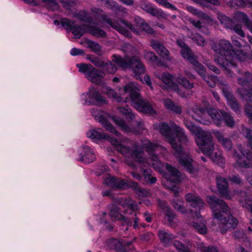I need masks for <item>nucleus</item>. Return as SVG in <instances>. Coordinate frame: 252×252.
Listing matches in <instances>:
<instances>
[{"instance_id": "33", "label": "nucleus", "mask_w": 252, "mask_h": 252, "mask_svg": "<svg viewBox=\"0 0 252 252\" xmlns=\"http://www.w3.org/2000/svg\"><path fill=\"white\" fill-rule=\"evenodd\" d=\"M116 202L122 206L124 208H126L130 210H134L137 208V205L130 198H117Z\"/></svg>"}, {"instance_id": "18", "label": "nucleus", "mask_w": 252, "mask_h": 252, "mask_svg": "<svg viewBox=\"0 0 252 252\" xmlns=\"http://www.w3.org/2000/svg\"><path fill=\"white\" fill-rule=\"evenodd\" d=\"M150 45L153 49L163 58L170 60V53L164 45L163 42L157 39H152Z\"/></svg>"}, {"instance_id": "30", "label": "nucleus", "mask_w": 252, "mask_h": 252, "mask_svg": "<svg viewBox=\"0 0 252 252\" xmlns=\"http://www.w3.org/2000/svg\"><path fill=\"white\" fill-rule=\"evenodd\" d=\"M224 111L218 110L214 108L208 110V114L211 117L214 124L220 126L223 123V113Z\"/></svg>"}, {"instance_id": "20", "label": "nucleus", "mask_w": 252, "mask_h": 252, "mask_svg": "<svg viewBox=\"0 0 252 252\" xmlns=\"http://www.w3.org/2000/svg\"><path fill=\"white\" fill-rule=\"evenodd\" d=\"M140 8L150 14L152 16L158 18H165L166 14L161 10L154 8L151 3L148 2L145 0H141L139 3Z\"/></svg>"}, {"instance_id": "29", "label": "nucleus", "mask_w": 252, "mask_h": 252, "mask_svg": "<svg viewBox=\"0 0 252 252\" xmlns=\"http://www.w3.org/2000/svg\"><path fill=\"white\" fill-rule=\"evenodd\" d=\"M216 182L221 196L230 199L231 196L228 193V183L224 177L219 176L216 178Z\"/></svg>"}, {"instance_id": "34", "label": "nucleus", "mask_w": 252, "mask_h": 252, "mask_svg": "<svg viewBox=\"0 0 252 252\" xmlns=\"http://www.w3.org/2000/svg\"><path fill=\"white\" fill-rule=\"evenodd\" d=\"M131 188L135 191L136 193L140 196L147 197L150 195V191L146 189L139 187L136 182L131 180H128V188Z\"/></svg>"}, {"instance_id": "56", "label": "nucleus", "mask_w": 252, "mask_h": 252, "mask_svg": "<svg viewBox=\"0 0 252 252\" xmlns=\"http://www.w3.org/2000/svg\"><path fill=\"white\" fill-rule=\"evenodd\" d=\"M223 113V122H224L225 125L230 127H233L235 124L233 118L225 111Z\"/></svg>"}, {"instance_id": "8", "label": "nucleus", "mask_w": 252, "mask_h": 252, "mask_svg": "<svg viewBox=\"0 0 252 252\" xmlns=\"http://www.w3.org/2000/svg\"><path fill=\"white\" fill-rule=\"evenodd\" d=\"M76 66L78 68L79 71L85 74L88 80L97 85L101 84V79L107 73L103 70L96 69L91 64L78 63Z\"/></svg>"}, {"instance_id": "7", "label": "nucleus", "mask_w": 252, "mask_h": 252, "mask_svg": "<svg viewBox=\"0 0 252 252\" xmlns=\"http://www.w3.org/2000/svg\"><path fill=\"white\" fill-rule=\"evenodd\" d=\"M203 141L202 143L197 145L202 152L209 157L214 162L217 164L223 163L224 159L221 156V152L215 151V143L211 133L208 139L205 138Z\"/></svg>"}, {"instance_id": "10", "label": "nucleus", "mask_w": 252, "mask_h": 252, "mask_svg": "<svg viewBox=\"0 0 252 252\" xmlns=\"http://www.w3.org/2000/svg\"><path fill=\"white\" fill-rule=\"evenodd\" d=\"M184 124L187 128L196 136L195 142L197 145L202 143L205 138L209 139V135L211 134L209 131L203 130L199 127L194 125L191 122L185 119L184 120Z\"/></svg>"}, {"instance_id": "6", "label": "nucleus", "mask_w": 252, "mask_h": 252, "mask_svg": "<svg viewBox=\"0 0 252 252\" xmlns=\"http://www.w3.org/2000/svg\"><path fill=\"white\" fill-rule=\"evenodd\" d=\"M112 61L123 68H131L136 79L143 82L141 75L145 73V68L138 57L132 56L131 58L123 59L120 56L114 55Z\"/></svg>"}, {"instance_id": "51", "label": "nucleus", "mask_w": 252, "mask_h": 252, "mask_svg": "<svg viewBox=\"0 0 252 252\" xmlns=\"http://www.w3.org/2000/svg\"><path fill=\"white\" fill-rule=\"evenodd\" d=\"M181 54L184 58L187 59L190 63L196 59L188 46L181 50Z\"/></svg>"}, {"instance_id": "63", "label": "nucleus", "mask_w": 252, "mask_h": 252, "mask_svg": "<svg viewBox=\"0 0 252 252\" xmlns=\"http://www.w3.org/2000/svg\"><path fill=\"white\" fill-rule=\"evenodd\" d=\"M228 180L233 184L242 186L243 185V180L238 175H233L228 178Z\"/></svg>"}, {"instance_id": "31", "label": "nucleus", "mask_w": 252, "mask_h": 252, "mask_svg": "<svg viewBox=\"0 0 252 252\" xmlns=\"http://www.w3.org/2000/svg\"><path fill=\"white\" fill-rule=\"evenodd\" d=\"M215 137L221 145L227 151H230L232 148V143L230 139L224 136L220 131L214 133Z\"/></svg>"}, {"instance_id": "46", "label": "nucleus", "mask_w": 252, "mask_h": 252, "mask_svg": "<svg viewBox=\"0 0 252 252\" xmlns=\"http://www.w3.org/2000/svg\"><path fill=\"white\" fill-rule=\"evenodd\" d=\"M172 206L177 211L180 212L182 214H185L186 212V209L183 205V200L181 198L175 197V198L172 200Z\"/></svg>"}, {"instance_id": "45", "label": "nucleus", "mask_w": 252, "mask_h": 252, "mask_svg": "<svg viewBox=\"0 0 252 252\" xmlns=\"http://www.w3.org/2000/svg\"><path fill=\"white\" fill-rule=\"evenodd\" d=\"M218 18L220 23L223 25L225 28L229 29L233 27L234 21L227 16L221 13H218Z\"/></svg>"}, {"instance_id": "62", "label": "nucleus", "mask_w": 252, "mask_h": 252, "mask_svg": "<svg viewBox=\"0 0 252 252\" xmlns=\"http://www.w3.org/2000/svg\"><path fill=\"white\" fill-rule=\"evenodd\" d=\"M120 21L125 26L126 28L130 30L133 32L138 35L140 34V31L136 28L134 27L130 23L121 19H120Z\"/></svg>"}, {"instance_id": "54", "label": "nucleus", "mask_w": 252, "mask_h": 252, "mask_svg": "<svg viewBox=\"0 0 252 252\" xmlns=\"http://www.w3.org/2000/svg\"><path fill=\"white\" fill-rule=\"evenodd\" d=\"M193 227L201 234H204L207 233V227L204 221L194 222Z\"/></svg>"}, {"instance_id": "55", "label": "nucleus", "mask_w": 252, "mask_h": 252, "mask_svg": "<svg viewBox=\"0 0 252 252\" xmlns=\"http://www.w3.org/2000/svg\"><path fill=\"white\" fill-rule=\"evenodd\" d=\"M76 17L80 21L87 23H91L93 20L90 15L84 11H81L76 14Z\"/></svg>"}, {"instance_id": "19", "label": "nucleus", "mask_w": 252, "mask_h": 252, "mask_svg": "<svg viewBox=\"0 0 252 252\" xmlns=\"http://www.w3.org/2000/svg\"><path fill=\"white\" fill-rule=\"evenodd\" d=\"M165 167L167 170L164 174L165 178L171 182L178 183L180 181V171L168 163L165 165Z\"/></svg>"}, {"instance_id": "37", "label": "nucleus", "mask_w": 252, "mask_h": 252, "mask_svg": "<svg viewBox=\"0 0 252 252\" xmlns=\"http://www.w3.org/2000/svg\"><path fill=\"white\" fill-rule=\"evenodd\" d=\"M125 214H128L129 216L125 217V218H129L131 224H126L128 226H132L133 223V226L135 229H137L139 227V217L137 216V214L134 210H130V212L127 210L124 211Z\"/></svg>"}, {"instance_id": "3", "label": "nucleus", "mask_w": 252, "mask_h": 252, "mask_svg": "<svg viewBox=\"0 0 252 252\" xmlns=\"http://www.w3.org/2000/svg\"><path fill=\"white\" fill-rule=\"evenodd\" d=\"M88 137L96 140L107 139L115 147L117 151L124 156L130 155L136 162L144 163L147 159L144 157V152L141 146L136 144L132 145L130 148L120 143L118 139H114L108 134L104 133L100 128L93 129L87 132Z\"/></svg>"}, {"instance_id": "58", "label": "nucleus", "mask_w": 252, "mask_h": 252, "mask_svg": "<svg viewBox=\"0 0 252 252\" xmlns=\"http://www.w3.org/2000/svg\"><path fill=\"white\" fill-rule=\"evenodd\" d=\"M144 56L146 60L151 63H156L158 61V57L153 52L145 51Z\"/></svg>"}, {"instance_id": "4", "label": "nucleus", "mask_w": 252, "mask_h": 252, "mask_svg": "<svg viewBox=\"0 0 252 252\" xmlns=\"http://www.w3.org/2000/svg\"><path fill=\"white\" fill-rule=\"evenodd\" d=\"M124 91L126 93L129 94L132 105L137 110L146 114L156 113L153 104L148 100L142 98L139 93V87L134 83H130L126 85Z\"/></svg>"}, {"instance_id": "42", "label": "nucleus", "mask_w": 252, "mask_h": 252, "mask_svg": "<svg viewBox=\"0 0 252 252\" xmlns=\"http://www.w3.org/2000/svg\"><path fill=\"white\" fill-rule=\"evenodd\" d=\"M135 20L136 22L137 25L143 31L148 34H153L154 33L153 29L150 27L143 19H140L139 17H136L135 18Z\"/></svg>"}, {"instance_id": "12", "label": "nucleus", "mask_w": 252, "mask_h": 252, "mask_svg": "<svg viewBox=\"0 0 252 252\" xmlns=\"http://www.w3.org/2000/svg\"><path fill=\"white\" fill-rule=\"evenodd\" d=\"M88 59L97 67L101 68V70L109 74H113L117 71V67L110 61H104L94 56H91Z\"/></svg>"}, {"instance_id": "36", "label": "nucleus", "mask_w": 252, "mask_h": 252, "mask_svg": "<svg viewBox=\"0 0 252 252\" xmlns=\"http://www.w3.org/2000/svg\"><path fill=\"white\" fill-rule=\"evenodd\" d=\"M113 120L116 125L118 126L122 130L124 131L126 133L133 132L136 133L137 131L135 130L134 128L129 127L126 124L124 120L122 118L114 117H113Z\"/></svg>"}, {"instance_id": "32", "label": "nucleus", "mask_w": 252, "mask_h": 252, "mask_svg": "<svg viewBox=\"0 0 252 252\" xmlns=\"http://www.w3.org/2000/svg\"><path fill=\"white\" fill-rule=\"evenodd\" d=\"M158 205L168 217V221L169 224H171L173 221V220L176 216V214L167 205L166 202L162 200H158Z\"/></svg>"}, {"instance_id": "16", "label": "nucleus", "mask_w": 252, "mask_h": 252, "mask_svg": "<svg viewBox=\"0 0 252 252\" xmlns=\"http://www.w3.org/2000/svg\"><path fill=\"white\" fill-rule=\"evenodd\" d=\"M232 56V59L230 60L231 62H228L229 63V66H227L228 69H229L231 66L235 67L236 66L235 62L236 60L242 62L252 61V54L250 52H245L243 50H238L236 52L233 51Z\"/></svg>"}, {"instance_id": "57", "label": "nucleus", "mask_w": 252, "mask_h": 252, "mask_svg": "<svg viewBox=\"0 0 252 252\" xmlns=\"http://www.w3.org/2000/svg\"><path fill=\"white\" fill-rule=\"evenodd\" d=\"M110 5L112 6L111 9L116 11V14H118L121 13V15L124 16L127 13L126 8L119 6L116 2H111Z\"/></svg>"}, {"instance_id": "50", "label": "nucleus", "mask_w": 252, "mask_h": 252, "mask_svg": "<svg viewBox=\"0 0 252 252\" xmlns=\"http://www.w3.org/2000/svg\"><path fill=\"white\" fill-rule=\"evenodd\" d=\"M227 102L228 105L234 112L237 114L240 113L241 109V106L234 96L227 100Z\"/></svg>"}, {"instance_id": "39", "label": "nucleus", "mask_w": 252, "mask_h": 252, "mask_svg": "<svg viewBox=\"0 0 252 252\" xmlns=\"http://www.w3.org/2000/svg\"><path fill=\"white\" fill-rule=\"evenodd\" d=\"M174 246L180 252H192L190 249L192 248V244L190 242H188L186 244L175 240L173 243Z\"/></svg>"}, {"instance_id": "27", "label": "nucleus", "mask_w": 252, "mask_h": 252, "mask_svg": "<svg viewBox=\"0 0 252 252\" xmlns=\"http://www.w3.org/2000/svg\"><path fill=\"white\" fill-rule=\"evenodd\" d=\"M186 200L192 208H195V212L199 211L204 206V202L200 197L196 195L188 193L186 195Z\"/></svg>"}, {"instance_id": "43", "label": "nucleus", "mask_w": 252, "mask_h": 252, "mask_svg": "<svg viewBox=\"0 0 252 252\" xmlns=\"http://www.w3.org/2000/svg\"><path fill=\"white\" fill-rule=\"evenodd\" d=\"M118 109L121 114L125 116L126 119L128 121H133L135 119V115L127 105L126 106H118Z\"/></svg>"}, {"instance_id": "35", "label": "nucleus", "mask_w": 252, "mask_h": 252, "mask_svg": "<svg viewBox=\"0 0 252 252\" xmlns=\"http://www.w3.org/2000/svg\"><path fill=\"white\" fill-rule=\"evenodd\" d=\"M158 236L161 242L166 245H168L176 237L174 234L164 230H158Z\"/></svg>"}, {"instance_id": "48", "label": "nucleus", "mask_w": 252, "mask_h": 252, "mask_svg": "<svg viewBox=\"0 0 252 252\" xmlns=\"http://www.w3.org/2000/svg\"><path fill=\"white\" fill-rule=\"evenodd\" d=\"M176 81L178 84L183 86L186 89L190 90L194 87L193 83L182 76L177 77Z\"/></svg>"}, {"instance_id": "61", "label": "nucleus", "mask_w": 252, "mask_h": 252, "mask_svg": "<svg viewBox=\"0 0 252 252\" xmlns=\"http://www.w3.org/2000/svg\"><path fill=\"white\" fill-rule=\"evenodd\" d=\"M192 40H193L195 43L197 44L198 45L200 46H204L206 42L205 40L203 38V36H201L200 34H196L193 35L191 37Z\"/></svg>"}, {"instance_id": "17", "label": "nucleus", "mask_w": 252, "mask_h": 252, "mask_svg": "<svg viewBox=\"0 0 252 252\" xmlns=\"http://www.w3.org/2000/svg\"><path fill=\"white\" fill-rule=\"evenodd\" d=\"M85 97V104L97 105L105 102L104 98L94 89L90 90Z\"/></svg>"}, {"instance_id": "2", "label": "nucleus", "mask_w": 252, "mask_h": 252, "mask_svg": "<svg viewBox=\"0 0 252 252\" xmlns=\"http://www.w3.org/2000/svg\"><path fill=\"white\" fill-rule=\"evenodd\" d=\"M206 200L212 209L214 218L219 221V228L221 233L225 234L237 227L238 220L230 214V208L223 200L214 195L207 196Z\"/></svg>"}, {"instance_id": "41", "label": "nucleus", "mask_w": 252, "mask_h": 252, "mask_svg": "<svg viewBox=\"0 0 252 252\" xmlns=\"http://www.w3.org/2000/svg\"><path fill=\"white\" fill-rule=\"evenodd\" d=\"M204 112V110L203 109L192 108L188 111L189 115L194 120L199 122H201Z\"/></svg>"}, {"instance_id": "21", "label": "nucleus", "mask_w": 252, "mask_h": 252, "mask_svg": "<svg viewBox=\"0 0 252 252\" xmlns=\"http://www.w3.org/2000/svg\"><path fill=\"white\" fill-rule=\"evenodd\" d=\"M101 18L103 22L107 23L112 28L115 29L126 37L130 36V32L126 28L121 26L120 24L116 20L109 18L106 15H103Z\"/></svg>"}, {"instance_id": "13", "label": "nucleus", "mask_w": 252, "mask_h": 252, "mask_svg": "<svg viewBox=\"0 0 252 252\" xmlns=\"http://www.w3.org/2000/svg\"><path fill=\"white\" fill-rule=\"evenodd\" d=\"M234 193L238 195L237 199L241 206L252 214V194L241 190H235Z\"/></svg>"}, {"instance_id": "22", "label": "nucleus", "mask_w": 252, "mask_h": 252, "mask_svg": "<svg viewBox=\"0 0 252 252\" xmlns=\"http://www.w3.org/2000/svg\"><path fill=\"white\" fill-rule=\"evenodd\" d=\"M79 160L86 163L93 162L95 159L94 151L89 146L82 147V151L79 154Z\"/></svg>"}, {"instance_id": "59", "label": "nucleus", "mask_w": 252, "mask_h": 252, "mask_svg": "<svg viewBox=\"0 0 252 252\" xmlns=\"http://www.w3.org/2000/svg\"><path fill=\"white\" fill-rule=\"evenodd\" d=\"M88 46L89 48L97 54H99L101 52V47L97 42L90 41L88 42Z\"/></svg>"}, {"instance_id": "25", "label": "nucleus", "mask_w": 252, "mask_h": 252, "mask_svg": "<svg viewBox=\"0 0 252 252\" xmlns=\"http://www.w3.org/2000/svg\"><path fill=\"white\" fill-rule=\"evenodd\" d=\"M109 215L114 220H121L123 224H131L129 218H125L120 212V209L116 206L112 205L109 212Z\"/></svg>"}, {"instance_id": "28", "label": "nucleus", "mask_w": 252, "mask_h": 252, "mask_svg": "<svg viewBox=\"0 0 252 252\" xmlns=\"http://www.w3.org/2000/svg\"><path fill=\"white\" fill-rule=\"evenodd\" d=\"M92 114L95 117H99L100 118V121L101 123L103 126L106 129V130L109 132L114 134L118 137H120L121 133L116 130L112 125L109 123L107 121L101 118V116L99 114V112L96 109L93 108L92 110Z\"/></svg>"}, {"instance_id": "53", "label": "nucleus", "mask_w": 252, "mask_h": 252, "mask_svg": "<svg viewBox=\"0 0 252 252\" xmlns=\"http://www.w3.org/2000/svg\"><path fill=\"white\" fill-rule=\"evenodd\" d=\"M45 3L46 8L51 11H56L59 9V4L56 0H41Z\"/></svg>"}, {"instance_id": "9", "label": "nucleus", "mask_w": 252, "mask_h": 252, "mask_svg": "<svg viewBox=\"0 0 252 252\" xmlns=\"http://www.w3.org/2000/svg\"><path fill=\"white\" fill-rule=\"evenodd\" d=\"M143 147L149 154L150 157L148 162L150 164L156 169L160 168L161 166V163L159 161L157 156V151L158 149L162 148V147L157 144L152 143L147 141L143 144Z\"/></svg>"}, {"instance_id": "1", "label": "nucleus", "mask_w": 252, "mask_h": 252, "mask_svg": "<svg viewBox=\"0 0 252 252\" xmlns=\"http://www.w3.org/2000/svg\"><path fill=\"white\" fill-rule=\"evenodd\" d=\"M170 124L161 123L155 126V128L158 130L171 145L179 163L189 172L192 173L194 170L193 160L188 154L182 152L181 145V143L186 144L188 142V137L182 127L173 122Z\"/></svg>"}, {"instance_id": "5", "label": "nucleus", "mask_w": 252, "mask_h": 252, "mask_svg": "<svg viewBox=\"0 0 252 252\" xmlns=\"http://www.w3.org/2000/svg\"><path fill=\"white\" fill-rule=\"evenodd\" d=\"M213 49L219 54L215 59V62L224 68L227 75L233 77V72L227 68V66H229L228 62H230V60L232 59V54L233 52L232 46L230 42L225 40H221L218 43L214 45Z\"/></svg>"}, {"instance_id": "49", "label": "nucleus", "mask_w": 252, "mask_h": 252, "mask_svg": "<svg viewBox=\"0 0 252 252\" xmlns=\"http://www.w3.org/2000/svg\"><path fill=\"white\" fill-rule=\"evenodd\" d=\"M123 51L126 53V59L129 58V55H132L136 54L137 50L132 45L125 43L123 46Z\"/></svg>"}, {"instance_id": "64", "label": "nucleus", "mask_w": 252, "mask_h": 252, "mask_svg": "<svg viewBox=\"0 0 252 252\" xmlns=\"http://www.w3.org/2000/svg\"><path fill=\"white\" fill-rule=\"evenodd\" d=\"M234 3L239 6L252 7V0H235Z\"/></svg>"}, {"instance_id": "23", "label": "nucleus", "mask_w": 252, "mask_h": 252, "mask_svg": "<svg viewBox=\"0 0 252 252\" xmlns=\"http://www.w3.org/2000/svg\"><path fill=\"white\" fill-rule=\"evenodd\" d=\"M61 24L65 28L69 29L72 31V33L78 38L82 36V25H75L74 22L66 18L62 19Z\"/></svg>"}, {"instance_id": "15", "label": "nucleus", "mask_w": 252, "mask_h": 252, "mask_svg": "<svg viewBox=\"0 0 252 252\" xmlns=\"http://www.w3.org/2000/svg\"><path fill=\"white\" fill-rule=\"evenodd\" d=\"M159 78L164 84L163 88L164 89L172 90L177 92L182 97H185V94L180 92L178 85L172 81V76L169 73H163Z\"/></svg>"}, {"instance_id": "60", "label": "nucleus", "mask_w": 252, "mask_h": 252, "mask_svg": "<svg viewBox=\"0 0 252 252\" xmlns=\"http://www.w3.org/2000/svg\"><path fill=\"white\" fill-rule=\"evenodd\" d=\"M217 77L216 76H209L208 75H205L203 77L204 80L206 81L207 84L211 87L214 88L216 86V80Z\"/></svg>"}, {"instance_id": "40", "label": "nucleus", "mask_w": 252, "mask_h": 252, "mask_svg": "<svg viewBox=\"0 0 252 252\" xmlns=\"http://www.w3.org/2000/svg\"><path fill=\"white\" fill-rule=\"evenodd\" d=\"M165 107L173 112L180 114L182 112V108L181 106L174 103L169 99H166L164 101Z\"/></svg>"}, {"instance_id": "14", "label": "nucleus", "mask_w": 252, "mask_h": 252, "mask_svg": "<svg viewBox=\"0 0 252 252\" xmlns=\"http://www.w3.org/2000/svg\"><path fill=\"white\" fill-rule=\"evenodd\" d=\"M104 184L112 188L125 189L128 188V180L108 175L104 179Z\"/></svg>"}, {"instance_id": "44", "label": "nucleus", "mask_w": 252, "mask_h": 252, "mask_svg": "<svg viewBox=\"0 0 252 252\" xmlns=\"http://www.w3.org/2000/svg\"><path fill=\"white\" fill-rule=\"evenodd\" d=\"M219 87L222 91V92L224 97L226 98L227 100L234 97L230 87L228 85V84L225 83L222 81H220L219 82Z\"/></svg>"}, {"instance_id": "52", "label": "nucleus", "mask_w": 252, "mask_h": 252, "mask_svg": "<svg viewBox=\"0 0 252 252\" xmlns=\"http://www.w3.org/2000/svg\"><path fill=\"white\" fill-rule=\"evenodd\" d=\"M191 63L194 65L195 67L196 71L198 72V73L202 77L206 75V71L205 67L201 63H199L196 59H195Z\"/></svg>"}, {"instance_id": "26", "label": "nucleus", "mask_w": 252, "mask_h": 252, "mask_svg": "<svg viewBox=\"0 0 252 252\" xmlns=\"http://www.w3.org/2000/svg\"><path fill=\"white\" fill-rule=\"evenodd\" d=\"M236 76L238 83L242 86H247L252 82V73L249 71L238 69Z\"/></svg>"}, {"instance_id": "47", "label": "nucleus", "mask_w": 252, "mask_h": 252, "mask_svg": "<svg viewBox=\"0 0 252 252\" xmlns=\"http://www.w3.org/2000/svg\"><path fill=\"white\" fill-rule=\"evenodd\" d=\"M143 175L147 184H154L157 181V178L152 176V171L150 168L143 169Z\"/></svg>"}, {"instance_id": "11", "label": "nucleus", "mask_w": 252, "mask_h": 252, "mask_svg": "<svg viewBox=\"0 0 252 252\" xmlns=\"http://www.w3.org/2000/svg\"><path fill=\"white\" fill-rule=\"evenodd\" d=\"M238 148L246 159L243 160L242 158L236 152H235L233 157L236 159V163L242 168H252V154L249 151L244 150L242 146L240 144L238 145Z\"/></svg>"}, {"instance_id": "38", "label": "nucleus", "mask_w": 252, "mask_h": 252, "mask_svg": "<svg viewBox=\"0 0 252 252\" xmlns=\"http://www.w3.org/2000/svg\"><path fill=\"white\" fill-rule=\"evenodd\" d=\"M107 247L111 250H115L117 251H125L126 249L123 246L122 242L115 239H111L107 241Z\"/></svg>"}, {"instance_id": "24", "label": "nucleus", "mask_w": 252, "mask_h": 252, "mask_svg": "<svg viewBox=\"0 0 252 252\" xmlns=\"http://www.w3.org/2000/svg\"><path fill=\"white\" fill-rule=\"evenodd\" d=\"M81 30L82 36L85 32H88L92 35L98 37L106 36V33L103 30L93 25L83 24L82 25Z\"/></svg>"}]
</instances>
